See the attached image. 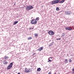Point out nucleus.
Returning <instances> with one entry per match:
<instances>
[{
    "label": "nucleus",
    "mask_w": 74,
    "mask_h": 74,
    "mask_svg": "<svg viewBox=\"0 0 74 74\" xmlns=\"http://www.w3.org/2000/svg\"><path fill=\"white\" fill-rule=\"evenodd\" d=\"M26 8L27 11H29V10H32V9H33V7L32 5L28 6L26 7Z\"/></svg>",
    "instance_id": "nucleus-1"
},
{
    "label": "nucleus",
    "mask_w": 74,
    "mask_h": 74,
    "mask_svg": "<svg viewBox=\"0 0 74 74\" xmlns=\"http://www.w3.org/2000/svg\"><path fill=\"white\" fill-rule=\"evenodd\" d=\"M37 21H36V19H32L31 22V23L34 25H36V24L37 23Z\"/></svg>",
    "instance_id": "nucleus-2"
},
{
    "label": "nucleus",
    "mask_w": 74,
    "mask_h": 74,
    "mask_svg": "<svg viewBox=\"0 0 74 74\" xmlns=\"http://www.w3.org/2000/svg\"><path fill=\"white\" fill-rule=\"evenodd\" d=\"M58 3H58L57 0H53L51 2L52 5H53V4H58Z\"/></svg>",
    "instance_id": "nucleus-3"
},
{
    "label": "nucleus",
    "mask_w": 74,
    "mask_h": 74,
    "mask_svg": "<svg viewBox=\"0 0 74 74\" xmlns=\"http://www.w3.org/2000/svg\"><path fill=\"white\" fill-rule=\"evenodd\" d=\"M13 62H11L10 64L9 65L7 68V69H8V70H9V69H11V68L12 67V66H13Z\"/></svg>",
    "instance_id": "nucleus-4"
},
{
    "label": "nucleus",
    "mask_w": 74,
    "mask_h": 74,
    "mask_svg": "<svg viewBox=\"0 0 74 74\" xmlns=\"http://www.w3.org/2000/svg\"><path fill=\"white\" fill-rule=\"evenodd\" d=\"M30 69H27V68H25V71L26 73H30Z\"/></svg>",
    "instance_id": "nucleus-5"
},
{
    "label": "nucleus",
    "mask_w": 74,
    "mask_h": 74,
    "mask_svg": "<svg viewBox=\"0 0 74 74\" xmlns=\"http://www.w3.org/2000/svg\"><path fill=\"white\" fill-rule=\"evenodd\" d=\"M48 34L50 36H53L55 34L54 32L52 31H50L48 32Z\"/></svg>",
    "instance_id": "nucleus-6"
},
{
    "label": "nucleus",
    "mask_w": 74,
    "mask_h": 74,
    "mask_svg": "<svg viewBox=\"0 0 74 74\" xmlns=\"http://www.w3.org/2000/svg\"><path fill=\"white\" fill-rule=\"evenodd\" d=\"M65 14L66 15H70L71 14V11H65Z\"/></svg>",
    "instance_id": "nucleus-7"
},
{
    "label": "nucleus",
    "mask_w": 74,
    "mask_h": 74,
    "mask_svg": "<svg viewBox=\"0 0 74 74\" xmlns=\"http://www.w3.org/2000/svg\"><path fill=\"white\" fill-rule=\"evenodd\" d=\"M66 30H72V28L69 27H66L65 28Z\"/></svg>",
    "instance_id": "nucleus-8"
},
{
    "label": "nucleus",
    "mask_w": 74,
    "mask_h": 74,
    "mask_svg": "<svg viewBox=\"0 0 74 74\" xmlns=\"http://www.w3.org/2000/svg\"><path fill=\"white\" fill-rule=\"evenodd\" d=\"M3 63L4 64H7L8 62L6 61V60H4L3 61Z\"/></svg>",
    "instance_id": "nucleus-9"
},
{
    "label": "nucleus",
    "mask_w": 74,
    "mask_h": 74,
    "mask_svg": "<svg viewBox=\"0 0 74 74\" xmlns=\"http://www.w3.org/2000/svg\"><path fill=\"white\" fill-rule=\"evenodd\" d=\"M43 47H41L40 48H39V49H38V51H42V49H43Z\"/></svg>",
    "instance_id": "nucleus-10"
},
{
    "label": "nucleus",
    "mask_w": 74,
    "mask_h": 74,
    "mask_svg": "<svg viewBox=\"0 0 74 74\" xmlns=\"http://www.w3.org/2000/svg\"><path fill=\"white\" fill-rule=\"evenodd\" d=\"M64 1H65V0H62L61 1H60L59 2V3H64Z\"/></svg>",
    "instance_id": "nucleus-11"
},
{
    "label": "nucleus",
    "mask_w": 74,
    "mask_h": 74,
    "mask_svg": "<svg viewBox=\"0 0 74 74\" xmlns=\"http://www.w3.org/2000/svg\"><path fill=\"white\" fill-rule=\"evenodd\" d=\"M18 23V21H14V25H16V23Z\"/></svg>",
    "instance_id": "nucleus-12"
},
{
    "label": "nucleus",
    "mask_w": 74,
    "mask_h": 74,
    "mask_svg": "<svg viewBox=\"0 0 74 74\" xmlns=\"http://www.w3.org/2000/svg\"><path fill=\"white\" fill-rule=\"evenodd\" d=\"M64 36H65V34L63 33L62 34L61 36L62 37H64Z\"/></svg>",
    "instance_id": "nucleus-13"
},
{
    "label": "nucleus",
    "mask_w": 74,
    "mask_h": 74,
    "mask_svg": "<svg viewBox=\"0 0 74 74\" xmlns=\"http://www.w3.org/2000/svg\"><path fill=\"white\" fill-rule=\"evenodd\" d=\"M9 58V57L8 56H5L4 57L5 59H7Z\"/></svg>",
    "instance_id": "nucleus-14"
},
{
    "label": "nucleus",
    "mask_w": 74,
    "mask_h": 74,
    "mask_svg": "<svg viewBox=\"0 0 74 74\" xmlns=\"http://www.w3.org/2000/svg\"><path fill=\"white\" fill-rule=\"evenodd\" d=\"M68 60H67V59H65V63H68V61H67Z\"/></svg>",
    "instance_id": "nucleus-15"
},
{
    "label": "nucleus",
    "mask_w": 74,
    "mask_h": 74,
    "mask_svg": "<svg viewBox=\"0 0 74 74\" xmlns=\"http://www.w3.org/2000/svg\"><path fill=\"white\" fill-rule=\"evenodd\" d=\"M41 68H38V69H37V71H41Z\"/></svg>",
    "instance_id": "nucleus-16"
},
{
    "label": "nucleus",
    "mask_w": 74,
    "mask_h": 74,
    "mask_svg": "<svg viewBox=\"0 0 74 74\" xmlns=\"http://www.w3.org/2000/svg\"><path fill=\"white\" fill-rule=\"evenodd\" d=\"M35 37H37L38 36V34L36 33L34 34Z\"/></svg>",
    "instance_id": "nucleus-17"
},
{
    "label": "nucleus",
    "mask_w": 74,
    "mask_h": 74,
    "mask_svg": "<svg viewBox=\"0 0 74 74\" xmlns=\"http://www.w3.org/2000/svg\"><path fill=\"white\" fill-rule=\"evenodd\" d=\"M56 11H59V8L58 7H57L56 8Z\"/></svg>",
    "instance_id": "nucleus-18"
},
{
    "label": "nucleus",
    "mask_w": 74,
    "mask_h": 74,
    "mask_svg": "<svg viewBox=\"0 0 74 74\" xmlns=\"http://www.w3.org/2000/svg\"><path fill=\"white\" fill-rule=\"evenodd\" d=\"M32 37H29L28 38V40H31V39H32Z\"/></svg>",
    "instance_id": "nucleus-19"
},
{
    "label": "nucleus",
    "mask_w": 74,
    "mask_h": 74,
    "mask_svg": "<svg viewBox=\"0 0 74 74\" xmlns=\"http://www.w3.org/2000/svg\"><path fill=\"white\" fill-rule=\"evenodd\" d=\"M48 60L49 61H48L47 62H52V60H50V58H49L48 59Z\"/></svg>",
    "instance_id": "nucleus-20"
},
{
    "label": "nucleus",
    "mask_w": 74,
    "mask_h": 74,
    "mask_svg": "<svg viewBox=\"0 0 74 74\" xmlns=\"http://www.w3.org/2000/svg\"><path fill=\"white\" fill-rule=\"evenodd\" d=\"M39 19H40V18L39 17H37L36 18V21H39Z\"/></svg>",
    "instance_id": "nucleus-21"
},
{
    "label": "nucleus",
    "mask_w": 74,
    "mask_h": 74,
    "mask_svg": "<svg viewBox=\"0 0 74 74\" xmlns=\"http://www.w3.org/2000/svg\"><path fill=\"white\" fill-rule=\"evenodd\" d=\"M69 62L70 63H71V62H72V60H71V59H70Z\"/></svg>",
    "instance_id": "nucleus-22"
},
{
    "label": "nucleus",
    "mask_w": 74,
    "mask_h": 74,
    "mask_svg": "<svg viewBox=\"0 0 74 74\" xmlns=\"http://www.w3.org/2000/svg\"><path fill=\"white\" fill-rule=\"evenodd\" d=\"M29 29V30H32V29H34V28H30Z\"/></svg>",
    "instance_id": "nucleus-23"
},
{
    "label": "nucleus",
    "mask_w": 74,
    "mask_h": 74,
    "mask_svg": "<svg viewBox=\"0 0 74 74\" xmlns=\"http://www.w3.org/2000/svg\"><path fill=\"white\" fill-rule=\"evenodd\" d=\"M57 1V2L58 3H59V2H60V0H56Z\"/></svg>",
    "instance_id": "nucleus-24"
},
{
    "label": "nucleus",
    "mask_w": 74,
    "mask_h": 74,
    "mask_svg": "<svg viewBox=\"0 0 74 74\" xmlns=\"http://www.w3.org/2000/svg\"><path fill=\"white\" fill-rule=\"evenodd\" d=\"M52 44H50L49 45V47H51V46H52Z\"/></svg>",
    "instance_id": "nucleus-25"
},
{
    "label": "nucleus",
    "mask_w": 74,
    "mask_h": 74,
    "mask_svg": "<svg viewBox=\"0 0 74 74\" xmlns=\"http://www.w3.org/2000/svg\"><path fill=\"white\" fill-rule=\"evenodd\" d=\"M60 40V38L59 39H56V40Z\"/></svg>",
    "instance_id": "nucleus-26"
},
{
    "label": "nucleus",
    "mask_w": 74,
    "mask_h": 74,
    "mask_svg": "<svg viewBox=\"0 0 74 74\" xmlns=\"http://www.w3.org/2000/svg\"><path fill=\"white\" fill-rule=\"evenodd\" d=\"M49 58H50V59H52L53 58V57H50Z\"/></svg>",
    "instance_id": "nucleus-27"
},
{
    "label": "nucleus",
    "mask_w": 74,
    "mask_h": 74,
    "mask_svg": "<svg viewBox=\"0 0 74 74\" xmlns=\"http://www.w3.org/2000/svg\"><path fill=\"white\" fill-rule=\"evenodd\" d=\"M72 71H74V68L72 69Z\"/></svg>",
    "instance_id": "nucleus-28"
},
{
    "label": "nucleus",
    "mask_w": 74,
    "mask_h": 74,
    "mask_svg": "<svg viewBox=\"0 0 74 74\" xmlns=\"http://www.w3.org/2000/svg\"><path fill=\"white\" fill-rule=\"evenodd\" d=\"M18 74H21V73H18Z\"/></svg>",
    "instance_id": "nucleus-29"
},
{
    "label": "nucleus",
    "mask_w": 74,
    "mask_h": 74,
    "mask_svg": "<svg viewBox=\"0 0 74 74\" xmlns=\"http://www.w3.org/2000/svg\"><path fill=\"white\" fill-rule=\"evenodd\" d=\"M14 5H15V3H14Z\"/></svg>",
    "instance_id": "nucleus-30"
},
{
    "label": "nucleus",
    "mask_w": 74,
    "mask_h": 74,
    "mask_svg": "<svg viewBox=\"0 0 74 74\" xmlns=\"http://www.w3.org/2000/svg\"><path fill=\"white\" fill-rule=\"evenodd\" d=\"M73 74H74V72H73Z\"/></svg>",
    "instance_id": "nucleus-31"
},
{
    "label": "nucleus",
    "mask_w": 74,
    "mask_h": 74,
    "mask_svg": "<svg viewBox=\"0 0 74 74\" xmlns=\"http://www.w3.org/2000/svg\"><path fill=\"white\" fill-rule=\"evenodd\" d=\"M54 74H56V73H54Z\"/></svg>",
    "instance_id": "nucleus-32"
},
{
    "label": "nucleus",
    "mask_w": 74,
    "mask_h": 74,
    "mask_svg": "<svg viewBox=\"0 0 74 74\" xmlns=\"http://www.w3.org/2000/svg\"><path fill=\"white\" fill-rule=\"evenodd\" d=\"M35 54H34V55H35Z\"/></svg>",
    "instance_id": "nucleus-33"
}]
</instances>
